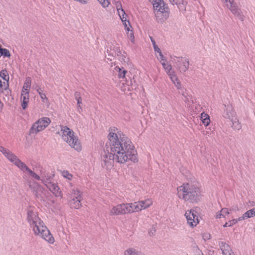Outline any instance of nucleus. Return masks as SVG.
<instances>
[{"mask_svg": "<svg viewBox=\"0 0 255 255\" xmlns=\"http://www.w3.org/2000/svg\"><path fill=\"white\" fill-rule=\"evenodd\" d=\"M118 14L122 20V22H124L127 20V15L126 12L124 9H122L120 13H118Z\"/></svg>", "mask_w": 255, "mask_h": 255, "instance_id": "473e14b6", "label": "nucleus"}, {"mask_svg": "<svg viewBox=\"0 0 255 255\" xmlns=\"http://www.w3.org/2000/svg\"><path fill=\"white\" fill-rule=\"evenodd\" d=\"M82 199L72 198L69 201V204L71 208L79 209L81 206V201Z\"/></svg>", "mask_w": 255, "mask_h": 255, "instance_id": "aec40b11", "label": "nucleus"}, {"mask_svg": "<svg viewBox=\"0 0 255 255\" xmlns=\"http://www.w3.org/2000/svg\"><path fill=\"white\" fill-rule=\"evenodd\" d=\"M108 138L110 145V152L104 151L102 159L104 166L112 168L114 162L123 164L128 160L134 162L138 161L136 151L130 140L118 129H111Z\"/></svg>", "mask_w": 255, "mask_h": 255, "instance_id": "f257e3e1", "label": "nucleus"}, {"mask_svg": "<svg viewBox=\"0 0 255 255\" xmlns=\"http://www.w3.org/2000/svg\"><path fill=\"white\" fill-rule=\"evenodd\" d=\"M20 169L22 170L23 173H27L30 176V177L35 180L41 181V179H45L43 177H42V178H41L39 175H38L34 171H32L29 168H28L25 163L22 166V167H21Z\"/></svg>", "mask_w": 255, "mask_h": 255, "instance_id": "2eb2a0df", "label": "nucleus"}, {"mask_svg": "<svg viewBox=\"0 0 255 255\" xmlns=\"http://www.w3.org/2000/svg\"><path fill=\"white\" fill-rule=\"evenodd\" d=\"M172 4L180 5L182 0H169Z\"/></svg>", "mask_w": 255, "mask_h": 255, "instance_id": "a19ab883", "label": "nucleus"}, {"mask_svg": "<svg viewBox=\"0 0 255 255\" xmlns=\"http://www.w3.org/2000/svg\"><path fill=\"white\" fill-rule=\"evenodd\" d=\"M29 93L27 91L25 92H21L20 100L21 101V106L23 110H25L29 102Z\"/></svg>", "mask_w": 255, "mask_h": 255, "instance_id": "a211bd4d", "label": "nucleus"}, {"mask_svg": "<svg viewBox=\"0 0 255 255\" xmlns=\"http://www.w3.org/2000/svg\"><path fill=\"white\" fill-rule=\"evenodd\" d=\"M115 5L118 13H120L122 9H123L121 1H117L115 2Z\"/></svg>", "mask_w": 255, "mask_h": 255, "instance_id": "e433bc0d", "label": "nucleus"}, {"mask_svg": "<svg viewBox=\"0 0 255 255\" xmlns=\"http://www.w3.org/2000/svg\"><path fill=\"white\" fill-rule=\"evenodd\" d=\"M27 220L36 236L40 237L49 244L54 243V237L44 225L43 221L38 216L37 212L31 207L27 210Z\"/></svg>", "mask_w": 255, "mask_h": 255, "instance_id": "f03ea898", "label": "nucleus"}, {"mask_svg": "<svg viewBox=\"0 0 255 255\" xmlns=\"http://www.w3.org/2000/svg\"><path fill=\"white\" fill-rule=\"evenodd\" d=\"M143 254L135 249L129 248L127 249L124 253V255H142Z\"/></svg>", "mask_w": 255, "mask_h": 255, "instance_id": "b1692460", "label": "nucleus"}, {"mask_svg": "<svg viewBox=\"0 0 255 255\" xmlns=\"http://www.w3.org/2000/svg\"><path fill=\"white\" fill-rule=\"evenodd\" d=\"M8 86V82L3 81L0 79V91L2 92L4 90H7Z\"/></svg>", "mask_w": 255, "mask_h": 255, "instance_id": "7c9ffc66", "label": "nucleus"}, {"mask_svg": "<svg viewBox=\"0 0 255 255\" xmlns=\"http://www.w3.org/2000/svg\"><path fill=\"white\" fill-rule=\"evenodd\" d=\"M99 1L104 7H107L110 4L108 0H99Z\"/></svg>", "mask_w": 255, "mask_h": 255, "instance_id": "4c0bfd02", "label": "nucleus"}, {"mask_svg": "<svg viewBox=\"0 0 255 255\" xmlns=\"http://www.w3.org/2000/svg\"><path fill=\"white\" fill-rule=\"evenodd\" d=\"M223 1L226 2V4L228 3H232V2L234 1V0H222Z\"/></svg>", "mask_w": 255, "mask_h": 255, "instance_id": "603ef678", "label": "nucleus"}, {"mask_svg": "<svg viewBox=\"0 0 255 255\" xmlns=\"http://www.w3.org/2000/svg\"><path fill=\"white\" fill-rule=\"evenodd\" d=\"M132 206V210L133 212H139L143 209H146L152 204V201L147 199L145 200H141L138 202L130 203Z\"/></svg>", "mask_w": 255, "mask_h": 255, "instance_id": "1a4fd4ad", "label": "nucleus"}, {"mask_svg": "<svg viewBox=\"0 0 255 255\" xmlns=\"http://www.w3.org/2000/svg\"><path fill=\"white\" fill-rule=\"evenodd\" d=\"M124 26L125 27H127V26H130V23L128 20H126V21L123 22Z\"/></svg>", "mask_w": 255, "mask_h": 255, "instance_id": "49530a36", "label": "nucleus"}, {"mask_svg": "<svg viewBox=\"0 0 255 255\" xmlns=\"http://www.w3.org/2000/svg\"><path fill=\"white\" fill-rule=\"evenodd\" d=\"M238 219H233L232 220H230L229 222H226L225 225H224V227H231L233 225L236 224L238 221Z\"/></svg>", "mask_w": 255, "mask_h": 255, "instance_id": "2f4dec72", "label": "nucleus"}, {"mask_svg": "<svg viewBox=\"0 0 255 255\" xmlns=\"http://www.w3.org/2000/svg\"><path fill=\"white\" fill-rule=\"evenodd\" d=\"M61 175L62 176L65 178H67L68 180H71L72 177L73 175L69 173L67 171H63L61 172Z\"/></svg>", "mask_w": 255, "mask_h": 255, "instance_id": "72a5a7b5", "label": "nucleus"}, {"mask_svg": "<svg viewBox=\"0 0 255 255\" xmlns=\"http://www.w3.org/2000/svg\"><path fill=\"white\" fill-rule=\"evenodd\" d=\"M210 236V235H207V236H206V238H208V236Z\"/></svg>", "mask_w": 255, "mask_h": 255, "instance_id": "5fc2aeb1", "label": "nucleus"}, {"mask_svg": "<svg viewBox=\"0 0 255 255\" xmlns=\"http://www.w3.org/2000/svg\"><path fill=\"white\" fill-rule=\"evenodd\" d=\"M223 1L226 2V4L228 3H232V2L234 1V0H222Z\"/></svg>", "mask_w": 255, "mask_h": 255, "instance_id": "8fccbe9b", "label": "nucleus"}, {"mask_svg": "<svg viewBox=\"0 0 255 255\" xmlns=\"http://www.w3.org/2000/svg\"><path fill=\"white\" fill-rule=\"evenodd\" d=\"M115 70L118 72V77L119 78H124L126 77V74L127 71L125 70L123 67L120 68L118 66L115 67Z\"/></svg>", "mask_w": 255, "mask_h": 255, "instance_id": "393cba45", "label": "nucleus"}, {"mask_svg": "<svg viewBox=\"0 0 255 255\" xmlns=\"http://www.w3.org/2000/svg\"><path fill=\"white\" fill-rule=\"evenodd\" d=\"M232 121V127L233 128L237 130H239L242 128V125L241 123L239 122V120L236 118H233Z\"/></svg>", "mask_w": 255, "mask_h": 255, "instance_id": "c85d7f7f", "label": "nucleus"}, {"mask_svg": "<svg viewBox=\"0 0 255 255\" xmlns=\"http://www.w3.org/2000/svg\"><path fill=\"white\" fill-rule=\"evenodd\" d=\"M225 109L223 113V116L226 119H229L233 121V118H235V112L233 110L231 105H224Z\"/></svg>", "mask_w": 255, "mask_h": 255, "instance_id": "ddd939ff", "label": "nucleus"}, {"mask_svg": "<svg viewBox=\"0 0 255 255\" xmlns=\"http://www.w3.org/2000/svg\"><path fill=\"white\" fill-rule=\"evenodd\" d=\"M62 139L72 148L77 151L81 150V146L78 137L74 134V131L66 126H61L59 133Z\"/></svg>", "mask_w": 255, "mask_h": 255, "instance_id": "20e7f679", "label": "nucleus"}, {"mask_svg": "<svg viewBox=\"0 0 255 255\" xmlns=\"http://www.w3.org/2000/svg\"><path fill=\"white\" fill-rule=\"evenodd\" d=\"M0 77L4 81L8 82L9 80V75L6 70H2L0 72Z\"/></svg>", "mask_w": 255, "mask_h": 255, "instance_id": "c756f323", "label": "nucleus"}, {"mask_svg": "<svg viewBox=\"0 0 255 255\" xmlns=\"http://www.w3.org/2000/svg\"><path fill=\"white\" fill-rule=\"evenodd\" d=\"M161 64L168 76L169 74L174 72L173 71H172V67L170 64L166 63L165 62H162Z\"/></svg>", "mask_w": 255, "mask_h": 255, "instance_id": "cd10ccee", "label": "nucleus"}, {"mask_svg": "<svg viewBox=\"0 0 255 255\" xmlns=\"http://www.w3.org/2000/svg\"><path fill=\"white\" fill-rule=\"evenodd\" d=\"M173 61L176 64L177 68L181 73L185 72L189 68V62L185 57H175Z\"/></svg>", "mask_w": 255, "mask_h": 255, "instance_id": "9d476101", "label": "nucleus"}, {"mask_svg": "<svg viewBox=\"0 0 255 255\" xmlns=\"http://www.w3.org/2000/svg\"><path fill=\"white\" fill-rule=\"evenodd\" d=\"M51 123V120L47 117L39 119L34 123L30 130V134H36L44 130Z\"/></svg>", "mask_w": 255, "mask_h": 255, "instance_id": "0eeeda50", "label": "nucleus"}, {"mask_svg": "<svg viewBox=\"0 0 255 255\" xmlns=\"http://www.w3.org/2000/svg\"><path fill=\"white\" fill-rule=\"evenodd\" d=\"M152 5L156 20L158 22H163L169 16L168 7L163 0H153Z\"/></svg>", "mask_w": 255, "mask_h": 255, "instance_id": "39448f33", "label": "nucleus"}, {"mask_svg": "<svg viewBox=\"0 0 255 255\" xmlns=\"http://www.w3.org/2000/svg\"><path fill=\"white\" fill-rule=\"evenodd\" d=\"M201 119L202 123L206 126H208L210 123V118L208 115L204 113H202L201 115Z\"/></svg>", "mask_w": 255, "mask_h": 255, "instance_id": "bb28decb", "label": "nucleus"}, {"mask_svg": "<svg viewBox=\"0 0 255 255\" xmlns=\"http://www.w3.org/2000/svg\"><path fill=\"white\" fill-rule=\"evenodd\" d=\"M130 203H123L113 206L110 211V216H119L132 213Z\"/></svg>", "mask_w": 255, "mask_h": 255, "instance_id": "423d86ee", "label": "nucleus"}, {"mask_svg": "<svg viewBox=\"0 0 255 255\" xmlns=\"http://www.w3.org/2000/svg\"><path fill=\"white\" fill-rule=\"evenodd\" d=\"M219 245L223 255H234L228 244L224 242H220Z\"/></svg>", "mask_w": 255, "mask_h": 255, "instance_id": "f3484780", "label": "nucleus"}, {"mask_svg": "<svg viewBox=\"0 0 255 255\" xmlns=\"http://www.w3.org/2000/svg\"><path fill=\"white\" fill-rule=\"evenodd\" d=\"M154 50L155 52H157V53H158L159 54L160 53V52H161V50L160 49V48L158 47L157 45L154 46Z\"/></svg>", "mask_w": 255, "mask_h": 255, "instance_id": "a18cd8bd", "label": "nucleus"}, {"mask_svg": "<svg viewBox=\"0 0 255 255\" xmlns=\"http://www.w3.org/2000/svg\"><path fill=\"white\" fill-rule=\"evenodd\" d=\"M248 208L252 207L255 206V202L254 201H249L247 203Z\"/></svg>", "mask_w": 255, "mask_h": 255, "instance_id": "79ce46f5", "label": "nucleus"}, {"mask_svg": "<svg viewBox=\"0 0 255 255\" xmlns=\"http://www.w3.org/2000/svg\"><path fill=\"white\" fill-rule=\"evenodd\" d=\"M37 92L38 93V94H39V93H41V92H42V90H41V88L40 87H38L37 89Z\"/></svg>", "mask_w": 255, "mask_h": 255, "instance_id": "864d4df0", "label": "nucleus"}, {"mask_svg": "<svg viewBox=\"0 0 255 255\" xmlns=\"http://www.w3.org/2000/svg\"><path fill=\"white\" fill-rule=\"evenodd\" d=\"M177 190L178 197L185 201L193 203L199 202L201 199V191L197 182L184 183Z\"/></svg>", "mask_w": 255, "mask_h": 255, "instance_id": "7ed1b4c3", "label": "nucleus"}, {"mask_svg": "<svg viewBox=\"0 0 255 255\" xmlns=\"http://www.w3.org/2000/svg\"><path fill=\"white\" fill-rule=\"evenodd\" d=\"M27 184L29 186V188L31 189V190L33 192L35 196L38 198L39 197V192H42V187L39 185L35 181H28Z\"/></svg>", "mask_w": 255, "mask_h": 255, "instance_id": "dca6fc26", "label": "nucleus"}, {"mask_svg": "<svg viewBox=\"0 0 255 255\" xmlns=\"http://www.w3.org/2000/svg\"><path fill=\"white\" fill-rule=\"evenodd\" d=\"M125 29L126 31L128 32V34H129L130 37L131 38V41L132 42H133V41L132 40L134 39L133 33L132 31V30L130 29L129 26L125 27Z\"/></svg>", "mask_w": 255, "mask_h": 255, "instance_id": "f704fd0d", "label": "nucleus"}, {"mask_svg": "<svg viewBox=\"0 0 255 255\" xmlns=\"http://www.w3.org/2000/svg\"><path fill=\"white\" fill-rule=\"evenodd\" d=\"M226 6L231 10L235 16H236L242 22L244 21L245 16L244 15L243 11L241 8L238 7L237 4L234 2V1L232 2V3H228L226 4Z\"/></svg>", "mask_w": 255, "mask_h": 255, "instance_id": "9b49d317", "label": "nucleus"}, {"mask_svg": "<svg viewBox=\"0 0 255 255\" xmlns=\"http://www.w3.org/2000/svg\"><path fill=\"white\" fill-rule=\"evenodd\" d=\"M169 76L172 82L174 83V84L177 88V89H180L181 87L180 83L176 75H175V73L174 72L173 73H171V74H169Z\"/></svg>", "mask_w": 255, "mask_h": 255, "instance_id": "5701e85b", "label": "nucleus"}, {"mask_svg": "<svg viewBox=\"0 0 255 255\" xmlns=\"http://www.w3.org/2000/svg\"><path fill=\"white\" fill-rule=\"evenodd\" d=\"M221 211L223 214V217H225L226 216L230 214V212L227 208H223Z\"/></svg>", "mask_w": 255, "mask_h": 255, "instance_id": "58836bf2", "label": "nucleus"}, {"mask_svg": "<svg viewBox=\"0 0 255 255\" xmlns=\"http://www.w3.org/2000/svg\"><path fill=\"white\" fill-rule=\"evenodd\" d=\"M222 217H223V214H222L221 211H220V212L217 213L216 215V218H220Z\"/></svg>", "mask_w": 255, "mask_h": 255, "instance_id": "de8ad7c7", "label": "nucleus"}, {"mask_svg": "<svg viewBox=\"0 0 255 255\" xmlns=\"http://www.w3.org/2000/svg\"><path fill=\"white\" fill-rule=\"evenodd\" d=\"M150 39H151V41L152 43L153 47L154 46H156L157 45L156 44V42H155V40L152 37H150Z\"/></svg>", "mask_w": 255, "mask_h": 255, "instance_id": "09e8293b", "label": "nucleus"}, {"mask_svg": "<svg viewBox=\"0 0 255 255\" xmlns=\"http://www.w3.org/2000/svg\"><path fill=\"white\" fill-rule=\"evenodd\" d=\"M74 97L75 99L77 101V106H78V111L79 113H81L82 111V108L81 106V104H82V98L81 97V94L79 92H75L74 94Z\"/></svg>", "mask_w": 255, "mask_h": 255, "instance_id": "412c9836", "label": "nucleus"}, {"mask_svg": "<svg viewBox=\"0 0 255 255\" xmlns=\"http://www.w3.org/2000/svg\"><path fill=\"white\" fill-rule=\"evenodd\" d=\"M31 83V78L30 77H27L25 80V82L24 84L23 89L21 92H25L27 91L29 93V91L30 90V86Z\"/></svg>", "mask_w": 255, "mask_h": 255, "instance_id": "a878e982", "label": "nucleus"}, {"mask_svg": "<svg viewBox=\"0 0 255 255\" xmlns=\"http://www.w3.org/2000/svg\"><path fill=\"white\" fill-rule=\"evenodd\" d=\"M70 192L71 195V198L82 199V193L77 188H72L70 191Z\"/></svg>", "mask_w": 255, "mask_h": 255, "instance_id": "4be33fe9", "label": "nucleus"}, {"mask_svg": "<svg viewBox=\"0 0 255 255\" xmlns=\"http://www.w3.org/2000/svg\"><path fill=\"white\" fill-rule=\"evenodd\" d=\"M159 56H160V60L161 61H163V62H165L166 61V59L164 58L163 55L162 54V52H160V53L159 54Z\"/></svg>", "mask_w": 255, "mask_h": 255, "instance_id": "37998d69", "label": "nucleus"}, {"mask_svg": "<svg viewBox=\"0 0 255 255\" xmlns=\"http://www.w3.org/2000/svg\"><path fill=\"white\" fill-rule=\"evenodd\" d=\"M203 134L204 135H208V136H209L210 135H211V131H208V130H204L203 131Z\"/></svg>", "mask_w": 255, "mask_h": 255, "instance_id": "c03bdc74", "label": "nucleus"}, {"mask_svg": "<svg viewBox=\"0 0 255 255\" xmlns=\"http://www.w3.org/2000/svg\"><path fill=\"white\" fill-rule=\"evenodd\" d=\"M0 151L5 156L6 154L8 153V152H9V150L6 149L2 146H0Z\"/></svg>", "mask_w": 255, "mask_h": 255, "instance_id": "ea45409f", "label": "nucleus"}, {"mask_svg": "<svg viewBox=\"0 0 255 255\" xmlns=\"http://www.w3.org/2000/svg\"><path fill=\"white\" fill-rule=\"evenodd\" d=\"M187 224L192 228L195 227L199 223V220L197 212L193 209L187 210L185 214Z\"/></svg>", "mask_w": 255, "mask_h": 255, "instance_id": "6e6552de", "label": "nucleus"}, {"mask_svg": "<svg viewBox=\"0 0 255 255\" xmlns=\"http://www.w3.org/2000/svg\"><path fill=\"white\" fill-rule=\"evenodd\" d=\"M223 1L226 2V4L228 3H232V2L234 1V0H222Z\"/></svg>", "mask_w": 255, "mask_h": 255, "instance_id": "3c124183", "label": "nucleus"}, {"mask_svg": "<svg viewBox=\"0 0 255 255\" xmlns=\"http://www.w3.org/2000/svg\"><path fill=\"white\" fill-rule=\"evenodd\" d=\"M255 216V208L251 209L246 212L243 215L238 218V220L241 221L243 220H246Z\"/></svg>", "mask_w": 255, "mask_h": 255, "instance_id": "6ab92c4d", "label": "nucleus"}, {"mask_svg": "<svg viewBox=\"0 0 255 255\" xmlns=\"http://www.w3.org/2000/svg\"><path fill=\"white\" fill-rule=\"evenodd\" d=\"M5 157L11 162L14 164L17 167L20 169L24 164L19 158H17L14 154L10 151L6 154Z\"/></svg>", "mask_w": 255, "mask_h": 255, "instance_id": "4468645a", "label": "nucleus"}, {"mask_svg": "<svg viewBox=\"0 0 255 255\" xmlns=\"http://www.w3.org/2000/svg\"><path fill=\"white\" fill-rule=\"evenodd\" d=\"M41 182L44 184L56 197H62L61 191L59 187L56 184L49 181L48 179H41Z\"/></svg>", "mask_w": 255, "mask_h": 255, "instance_id": "f8f14e48", "label": "nucleus"}, {"mask_svg": "<svg viewBox=\"0 0 255 255\" xmlns=\"http://www.w3.org/2000/svg\"><path fill=\"white\" fill-rule=\"evenodd\" d=\"M39 95L43 103H47L48 101L46 95L43 92L39 93Z\"/></svg>", "mask_w": 255, "mask_h": 255, "instance_id": "c9c22d12", "label": "nucleus"}]
</instances>
